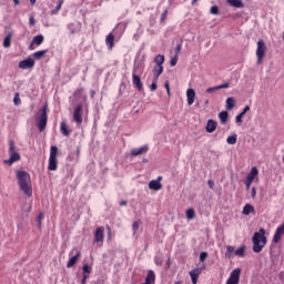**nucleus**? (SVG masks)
Returning <instances> with one entry per match:
<instances>
[{"label": "nucleus", "mask_w": 284, "mask_h": 284, "mask_svg": "<svg viewBox=\"0 0 284 284\" xmlns=\"http://www.w3.org/2000/svg\"><path fill=\"white\" fill-rule=\"evenodd\" d=\"M155 263H156V265H161V262H159V261H156V260H155Z\"/></svg>", "instance_id": "obj_64"}, {"label": "nucleus", "mask_w": 284, "mask_h": 284, "mask_svg": "<svg viewBox=\"0 0 284 284\" xmlns=\"http://www.w3.org/2000/svg\"><path fill=\"white\" fill-rule=\"evenodd\" d=\"M31 6H34L37 3V0H30Z\"/></svg>", "instance_id": "obj_60"}, {"label": "nucleus", "mask_w": 284, "mask_h": 284, "mask_svg": "<svg viewBox=\"0 0 284 284\" xmlns=\"http://www.w3.org/2000/svg\"><path fill=\"white\" fill-rule=\"evenodd\" d=\"M236 123H243V115L241 113L235 118Z\"/></svg>", "instance_id": "obj_49"}, {"label": "nucleus", "mask_w": 284, "mask_h": 284, "mask_svg": "<svg viewBox=\"0 0 284 284\" xmlns=\"http://www.w3.org/2000/svg\"><path fill=\"white\" fill-rule=\"evenodd\" d=\"M205 258H207V252H202V253L200 254V261H201V263H203V262L205 261Z\"/></svg>", "instance_id": "obj_43"}, {"label": "nucleus", "mask_w": 284, "mask_h": 284, "mask_svg": "<svg viewBox=\"0 0 284 284\" xmlns=\"http://www.w3.org/2000/svg\"><path fill=\"white\" fill-rule=\"evenodd\" d=\"M82 272H83V274H91L92 273V266H90L88 264H84L82 266Z\"/></svg>", "instance_id": "obj_37"}, {"label": "nucleus", "mask_w": 284, "mask_h": 284, "mask_svg": "<svg viewBox=\"0 0 284 284\" xmlns=\"http://www.w3.org/2000/svg\"><path fill=\"white\" fill-rule=\"evenodd\" d=\"M216 121L214 120H209L207 123H206V132H209V134H212V132H215L216 131Z\"/></svg>", "instance_id": "obj_17"}, {"label": "nucleus", "mask_w": 284, "mask_h": 284, "mask_svg": "<svg viewBox=\"0 0 284 284\" xmlns=\"http://www.w3.org/2000/svg\"><path fill=\"white\" fill-rule=\"evenodd\" d=\"M252 181L251 180H246V178H245V180H244V184H245V186H246V190H250V187L252 186Z\"/></svg>", "instance_id": "obj_45"}, {"label": "nucleus", "mask_w": 284, "mask_h": 284, "mask_svg": "<svg viewBox=\"0 0 284 284\" xmlns=\"http://www.w3.org/2000/svg\"><path fill=\"white\" fill-rule=\"evenodd\" d=\"M132 79L134 88L141 92L143 90V82L141 81V77L136 74V70L133 71Z\"/></svg>", "instance_id": "obj_14"}, {"label": "nucleus", "mask_w": 284, "mask_h": 284, "mask_svg": "<svg viewBox=\"0 0 284 284\" xmlns=\"http://www.w3.org/2000/svg\"><path fill=\"white\" fill-rule=\"evenodd\" d=\"M154 63L155 65L163 67V63H165V55H161V54L156 55L154 58Z\"/></svg>", "instance_id": "obj_28"}, {"label": "nucleus", "mask_w": 284, "mask_h": 284, "mask_svg": "<svg viewBox=\"0 0 284 284\" xmlns=\"http://www.w3.org/2000/svg\"><path fill=\"white\" fill-rule=\"evenodd\" d=\"M75 252V255H73L69 262L67 263V267H74L77 265V262L79 261V258H81V251L77 250V248H73L70 254H74Z\"/></svg>", "instance_id": "obj_9"}, {"label": "nucleus", "mask_w": 284, "mask_h": 284, "mask_svg": "<svg viewBox=\"0 0 284 284\" xmlns=\"http://www.w3.org/2000/svg\"><path fill=\"white\" fill-rule=\"evenodd\" d=\"M85 283H88V280H83L82 277L81 284H85Z\"/></svg>", "instance_id": "obj_61"}, {"label": "nucleus", "mask_w": 284, "mask_h": 284, "mask_svg": "<svg viewBox=\"0 0 284 284\" xmlns=\"http://www.w3.org/2000/svg\"><path fill=\"white\" fill-rule=\"evenodd\" d=\"M256 176H258V169L256 166H253L250 173L246 175V180L254 182V179H256Z\"/></svg>", "instance_id": "obj_18"}, {"label": "nucleus", "mask_w": 284, "mask_h": 284, "mask_svg": "<svg viewBox=\"0 0 284 284\" xmlns=\"http://www.w3.org/2000/svg\"><path fill=\"white\" fill-rule=\"evenodd\" d=\"M176 63H179V55H175L174 58L171 59L170 65H172L174 68V65H176Z\"/></svg>", "instance_id": "obj_41"}, {"label": "nucleus", "mask_w": 284, "mask_h": 284, "mask_svg": "<svg viewBox=\"0 0 284 284\" xmlns=\"http://www.w3.org/2000/svg\"><path fill=\"white\" fill-rule=\"evenodd\" d=\"M12 45V33L6 36L3 40V48H10Z\"/></svg>", "instance_id": "obj_29"}, {"label": "nucleus", "mask_w": 284, "mask_h": 284, "mask_svg": "<svg viewBox=\"0 0 284 284\" xmlns=\"http://www.w3.org/2000/svg\"><path fill=\"white\" fill-rule=\"evenodd\" d=\"M48 125V104H44L38 115V129L40 132L45 130Z\"/></svg>", "instance_id": "obj_5"}, {"label": "nucleus", "mask_w": 284, "mask_h": 284, "mask_svg": "<svg viewBox=\"0 0 284 284\" xmlns=\"http://www.w3.org/2000/svg\"><path fill=\"white\" fill-rule=\"evenodd\" d=\"M60 132L63 134V136H70V129L68 128V124L65 122L60 123Z\"/></svg>", "instance_id": "obj_23"}, {"label": "nucleus", "mask_w": 284, "mask_h": 284, "mask_svg": "<svg viewBox=\"0 0 284 284\" xmlns=\"http://www.w3.org/2000/svg\"><path fill=\"white\" fill-rule=\"evenodd\" d=\"M58 154H59V148L51 146L50 148V156H49V165H48V170L50 172H57V170L59 168V161L57 160Z\"/></svg>", "instance_id": "obj_4"}, {"label": "nucleus", "mask_w": 284, "mask_h": 284, "mask_svg": "<svg viewBox=\"0 0 284 284\" xmlns=\"http://www.w3.org/2000/svg\"><path fill=\"white\" fill-rule=\"evenodd\" d=\"M229 6H232L233 8H243V1L241 0H226Z\"/></svg>", "instance_id": "obj_24"}, {"label": "nucleus", "mask_w": 284, "mask_h": 284, "mask_svg": "<svg viewBox=\"0 0 284 284\" xmlns=\"http://www.w3.org/2000/svg\"><path fill=\"white\" fill-rule=\"evenodd\" d=\"M64 0H59L55 9L51 10V14H57L61 10Z\"/></svg>", "instance_id": "obj_34"}, {"label": "nucleus", "mask_w": 284, "mask_h": 284, "mask_svg": "<svg viewBox=\"0 0 284 284\" xmlns=\"http://www.w3.org/2000/svg\"><path fill=\"white\" fill-rule=\"evenodd\" d=\"M229 116H230V114L227 113V111H222L219 113V119H220L221 123H223V124L227 123Z\"/></svg>", "instance_id": "obj_25"}, {"label": "nucleus", "mask_w": 284, "mask_h": 284, "mask_svg": "<svg viewBox=\"0 0 284 284\" xmlns=\"http://www.w3.org/2000/svg\"><path fill=\"white\" fill-rule=\"evenodd\" d=\"M216 90H219V87H212V88L206 89V92L209 94H212V92H216Z\"/></svg>", "instance_id": "obj_46"}, {"label": "nucleus", "mask_w": 284, "mask_h": 284, "mask_svg": "<svg viewBox=\"0 0 284 284\" xmlns=\"http://www.w3.org/2000/svg\"><path fill=\"white\" fill-rule=\"evenodd\" d=\"M105 44L108 45L109 50H112L114 48V34L109 33L105 38Z\"/></svg>", "instance_id": "obj_21"}, {"label": "nucleus", "mask_w": 284, "mask_h": 284, "mask_svg": "<svg viewBox=\"0 0 284 284\" xmlns=\"http://www.w3.org/2000/svg\"><path fill=\"white\" fill-rule=\"evenodd\" d=\"M45 54H48V50L37 51V52L33 53V59L39 61V59H43V57H45Z\"/></svg>", "instance_id": "obj_26"}, {"label": "nucleus", "mask_w": 284, "mask_h": 284, "mask_svg": "<svg viewBox=\"0 0 284 284\" xmlns=\"http://www.w3.org/2000/svg\"><path fill=\"white\" fill-rule=\"evenodd\" d=\"M156 83H159V81H156V79L153 78V82H152V84L150 87L151 92L156 91V88H158Z\"/></svg>", "instance_id": "obj_39"}, {"label": "nucleus", "mask_w": 284, "mask_h": 284, "mask_svg": "<svg viewBox=\"0 0 284 284\" xmlns=\"http://www.w3.org/2000/svg\"><path fill=\"white\" fill-rule=\"evenodd\" d=\"M234 250L235 247L234 246H226V253H225V256L226 258H232V254H234Z\"/></svg>", "instance_id": "obj_33"}, {"label": "nucleus", "mask_w": 284, "mask_h": 284, "mask_svg": "<svg viewBox=\"0 0 284 284\" xmlns=\"http://www.w3.org/2000/svg\"><path fill=\"white\" fill-rule=\"evenodd\" d=\"M14 6H19L21 2L19 0H13Z\"/></svg>", "instance_id": "obj_59"}, {"label": "nucleus", "mask_w": 284, "mask_h": 284, "mask_svg": "<svg viewBox=\"0 0 284 284\" xmlns=\"http://www.w3.org/2000/svg\"><path fill=\"white\" fill-rule=\"evenodd\" d=\"M43 41H45V38L43 37V34H38V36L33 37L32 45H41L43 43Z\"/></svg>", "instance_id": "obj_22"}, {"label": "nucleus", "mask_w": 284, "mask_h": 284, "mask_svg": "<svg viewBox=\"0 0 284 284\" xmlns=\"http://www.w3.org/2000/svg\"><path fill=\"white\" fill-rule=\"evenodd\" d=\"M196 217V212H194V209L186 210V219L187 221H192Z\"/></svg>", "instance_id": "obj_30"}, {"label": "nucleus", "mask_w": 284, "mask_h": 284, "mask_svg": "<svg viewBox=\"0 0 284 284\" xmlns=\"http://www.w3.org/2000/svg\"><path fill=\"white\" fill-rule=\"evenodd\" d=\"M81 92H83V89H80V90L75 91L74 97H77V94H81Z\"/></svg>", "instance_id": "obj_56"}, {"label": "nucleus", "mask_w": 284, "mask_h": 284, "mask_svg": "<svg viewBox=\"0 0 284 284\" xmlns=\"http://www.w3.org/2000/svg\"><path fill=\"white\" fill-rule=\"evenodd\" d=\"M211 14H219V7L216 6L211 7Z\"/></svg>", "instance_id": "obj_44"}, {"label": "nucleus", "mask_w": 284, "mask_h": 284, "mask_svg": "<svg viewBox=\"0 0 284 284\" xmlns=\"http://www.w3.org/2000/svg\"><path fill=\"white\" fill-rule=\"evenodd\" d=\"M235 256H245V246H241L235 251Z\"/></svg>", "instance_id": "obj_36"}, {"label": "nucleus", "mask_w": 284, "mask_h": 284, "mask_svg": "<svg viewBox=\"0 0 284 284\" xmlns=\"http://www.w3.org/2000/svg\"><path fill=\"white\" fill-rule=\"evenodd\" d=\"M247 112H250V105H246L240 114L245 116V114H247Z\"/></svg>", "instance_id": "obj_48"}, {"label": "nucleus", "mask_w": 284, "mask_h": 284, "mask_svg": "<svg viewBox=\"0 0 284 284\" xmlns=\"http://www.w3.org/2000/svg\"><path fill=\"white\" fill-rule=\"evenodd\" d=\"M225 88H230V83H224L217 87V90H224Z\"/></svg>", "instance_id": "obj_52"}, {"label": "nucleus", "mask_w": 284, "mask_h": 284, "mask_svg": "<svg viewBox=\"0 0 284 284\" xmlns=\"http://www.w3.org/2000/svg\"><path fill=\"white\" fill-rule=\"evenodd\" d=\"M194 99H196V91H194V89H187L186 90L187 105H193L194 104Z\"/></svg>", "instance_id": "obj_16"}, {"label": "nucleus", "mask_w": 284, "mask_h": 284, "mask_svg": "<svg viewBox=\"0 0 284 284\" xmlns=\"http://www.w3.org/2000/svg\"><path fill=\"white\" fill-rule=\"evenodd\" d=\"M139 225H141V223L139 221H136L132 224V230L134 233L139 232Z\"/></svg>", "instance_id": "obj_40"}, {"label": "nucleus", "mask_w": 284, "mask_h": 284, "mask_svg": "<svg viewBox=\"0 0 284 284\" xmlns=\"http://www.w3.org/2000/svg\"><path fill=\"white\" fill-rule=\"evenodd\" d=\"M202 272L203 270L201 268H193L192 271L189 272L192 284L199 283V277L201 276Z\"/></svg>", "instance_id": "obj_15"}, {"label": "nucleus", "mask_w": 284, "mask_h": 284, "mask_svg": "<svg viewBox=\"0 0 284 284\" xmlns=\"http://www.w3.org/2000/svg\"><path fill=\"white\" fill-rule=\"evenodd\" d=\"M241 281V268H234L227 281H226V284H239V282Z\"/></svg>", "instance_id": "obj_8"}, {"label": "nucleus", "mask_w": 284, "mask_h": 284, "mask_svg": "<svg viewBox=\"0 0 284 284\" xmlns=\"http://www.w3.org/2000/svg\"><path fill=\"white\" fill-rule=\"evenodd\" d=\"M17 161H21V154H19V151H17V146L14 145V141H9V159L4 160L3 163L6 165H12L13 163H17Z\"/></svg>", "instance_id": "obj_3"}, {"label": "nucleus", "mask_w": 284, "mask_h": 284, "mask_svg": "<svg viewBox=\"0 0 284 284\" xmlns=\"http://www.w3.org/2000/svg\"><path fill=\"white\" fill-rule=\"evenodd\" d=\"M183 48V44H178L176 48H175V57H179V54L181 53V50Z\"/></svg>", "instance_id": "obj_42"}, {"label": "nucleus", "mask_w": 284, "mask_h": 284, "mask_svg": "<svg viewBox=\"0 0 284 284\" xmlns=\"http://www.w3.org/2000/svg\"><path fill=\"white\" fill-rule=\"evenodd\" d=\"M29 23H30V26H36V23H37V20H34V17H30L29 18Z\"/></svg>", "instance_id": "obj_51"}, {"label": "nucleus", "mask_w": 284, "mask_h": 284, "mask_svg": "<svg viewBox=\"0 0 284 284\" xmlns=\"http://www.w3.org/2000/svg\"><path fill=\"white\" fill-rule=\"evenodd\" d=\"M148 152H150V146L146 144L138 149H132L131 156H142V154H148Z\"/></svg>", "instance_id": "obj_11"}, {"label": "nucleus", "mask_w": 284, "mask_h": 284, "mask_svg": "<svg viewBox=\"0 0 284 284\" xmlns=\"http://www.w3.org/2000/svg\"><path fill=\"white\" fill-rule=\"evenodd\" d=\"M236 141H237V135L236 134H233V135H231L226 139V143L229 145H236Z\"/></svg>", "instance_id": "obj_31"}, {"label": "nucleus", "mask_w": 284, "mask_h": 284, "mask_svg": "<svg viewBox=\"0 0 284 284\" xmlns=\"http://www.w3.org/2000/svg\"><path fill=\"white\" fill-rule=\"evenodd\" d=\"M44 217H45V215L42 212L39 213V215L37 217V225H38L39 230H41L42 221Z\"/></svg>", "instance_id": "obj_35"}, {"label": "nucleus", "mask_w": 284, "mask_h": 284, "mask_svg": "<svg viewBox=\"0 0 284 284\" xmlns=\"http://www.w3.org/2000/svg\"><path fill=\"white\" fill-rule=\"evenodd\" d=\"M29 50H34V44H32V41L31 44L29 45Z\"/></svg>", "instance_id": "obj_58"}, {"label": "nucleus", "mask_w": 284, "mask_h": 284, "mask_svg": "<svg viewBox=\"0 0 284 284\" xmlns=\"http://www.w3.org/2000/svg\"><path fill=\"white\" fill-rule=\"evenodd\" d=\"M163 74V67L160 65H155L153 68V79H155V81H159V78Z\"/></svg>", "instance_id": "obj_19"}, {"label": "nucleus", "mask_w": 284, "mask_h": 284, "mask_svg": "<svg viewBox=\"0 0 284 284\" xmlns=\"http://www.w3.org/2000/svg\"><path fill=\"white\" fill-rule=\"evenodd\" d=\"M267 52V44H265L264 40L257 41V49H256V57H257V63H263V59H265V54Z\"/></svg>", "instance_id": "obj_6"}, {"label": "nucleus", "mask_w": 284, "mask_h": 284, "mask_svg": "<svg viewBox=\"0 0 284 284\" xmlns=\"http://www.w3.org/2000/svg\"><path fill=\"white\" fill-rule=\"evenodd\" d=\"M68 30L71 34H77V32H79V29H77V24H74V23H69Z\"/></svg>", "instance_id": "obj_32"}, {"label": "nucleus", "mask_w": 284, "mask_h": 284, "mask_svg": "<svg viewBox=\"0 0 284 284\" xmlns=\"http://www.w3.org/2000/svg\"><path fill=\"white\" fill-rule=\"evenodd\" d=\"M161 181H163V176H159L156 180H152L151 182H149V190H154L155 192L162 190L163 184H161Z\"/></svg>", "instance_id": "obj_10"}, {"label": "nucleus", "mask_w": 284, "mask_h": 284, "mask_svg": "<svg viewBox=\"0 0 284 284\" xmlns=\"http://www.w3.org/2000/svg\"><path fill=\"white\" fill-rule=\"evenodd\" d=\"M251 196L252 199H256V187H252V191H251Z\"/></svg>", "instance_id": "obj_53"}, {"label": "nucleus", "mask_w": 284, "mask_h": 284, "mask_svg": "<svg viewBox=\"0 0 284 284\" xmlns=\"http://www.w3.org/2000/svg\"><path fill=\"white\" fill-rule=\"evenodd\" d=\"M125 205H128V201H121V202H120V206H121V207H123V206H125Z\"/></svg>", "instance_id": "obj_55"}, {"label": "nucleus", "mask_w": 284, "mask_h": 284, "mask_svg": "<svg viewBox=\"0 0 284 284\" xmlns=\"http://www.w3.org/2000/svg\"><path fill=\"white\" fill-rule=\"evenodd\" d=\"M174 284H183V281H178Z\"/></svg>", "instance_id": "obj_63"}, {"label": "nucleus", "mask_w": 284, "mask_h": 284, "mask_svg": "<svg viewBox=\"0 0 284 284\" xmlns=\"http://www.w3.org/2000/svg\"><path fill=\"white\" fill-rule=\"evenodd\" d=\"M106 230H109V234L112 233V229L110 226H106Z\"/></svg>", "instance_id": "obj_62"}, {"label": "nucleus", "mask_w": 284, "mask_h": 284, "mask_svg": "<svg viewBox=\"0 0 284 284\" xmlns=\"http://www.w3.org/2000/svg\"><path fill=\"white\" fill-rule=\"evenodd\" d=\"M164 88H165V90H166V92H168V94H169V97H170V81H166V82L164 83Z\"/></svg>", "instance_id": "obj_50"}, {"label": "nucleus", "mask_w": 284, "mask_h": 284, "mask_svg": "<svg viewBox=\"0 0 284 284\" xmlns=\"http://www.w3.org/2000/svg\"><path fill=\"white\" fill-rule=\"evenodd\" d=\"M207 184L210 185L211 190H214V182L212 180H209Z\"/></svg>", "instance_id": "obj_54"}, {"label": "nucleus", "mask_w": 284, "mask_h": 284, "mask_svg": "<svg viewBox=\"0 0 284 284\" xmlns=\"http://www.w3.org/2000/svg\"><path fill=\"white\" fill-rule=\"evenodd\" d=\"M73 121L78 125L83 123V104H78L73 110Z\"/></svg>", "instance_id": "obj_7"}, {"label": "nucleus", "mask_w": 284, "mask_h": 284, "mask_svg": "<svg viewBox=\"0 0 284 284\" xmlns=\"http://www.w3.org/2000/svg\"><path fill=\"white\" fill-rule=\"evenodd\" d=\"M82 278L88 281V273H83Z\"/></svg>", "instance_id": "obj_57"}, {"label": "nucleus", "mask_w": 284, "mask_h": 284, "mask_svg": "<svg viewBox=\"0 0 284 284\" xmlns=\"http://www.w3.org/2000/svg\"><path fill=\"white\" fill-rule=\"evenodd\" d=\"M253 252L255 254H261L263 247L267 245V236H265V229H260L258 232H255L252 237Z\"/></svg>", "instance_id": "obj_2"}, {"label": "nucleus", "mask_w": 284, "mask_h": 284, "mask_svg": "<svg viewBox=\"0 0 284 284\" xmlns=\"http://www.w3.org/2000/svg\"><path fill=\"white\" fill-rule=\"evenodd\" d=\"M34 65L32 58H27L19 62L18 67L20 70H30Z\"/></svg>", "instance_id": "obj_13"}, {"label": "nucleus", "mask_w": 284, "mask_h": 284, "mask_svg": "<svg viewBox=\"0 0 284 284\" xmlns=\"http://www.w3.org/2000/svg\"><path fill=\"white\" fill-rule=\"evenodd\" d=\"M13 103L14 105H21V98L19 97V93L14 94Z\"/></svg>", "instance_id": "obj_38"}, {"label": "nucleus", "mask_w": 284, "mask_h": 284, "mask_svg": "<svg viewBox=\"0 0 284 284\" xmlns=\"http://www.w3.org/2000/svg\"><path fill=\"white\" fill-rule=\"evenodd\" d=\"M235 105H236V101L234 100V98L226 99V110H234Z\"/></svg>", "instance_id": "obj_27"}, {"label": "nucleus", "mask_w": 284, "mask_h": 284, "mask_svg": "<svg viewBox=\"0 0 284 284\" xmlns=\"http://www.w3.org/2000/svg\"><path fill=\"white\" fill-rule=\"evenodd\" d=\"M255 210L254 206L252 204H245L242 211V214H244V216H250V214H254Z\"/></svg>", "instance_id": "obj_20"}, {"label": "nucleus", "mask_w": 284, "mask_h": 284, "mask_svg": "<svg viewBox=\"0 0 284 284\" xmlns=\"http://www.w3.org/2000/svg\"><path fill=\"white\" fill-rule=\"evenodd\" d=\"M104 232H105V229L103 226H100L95 230L94 232L95 243H101V245L103 244V239L105 237Z\"/></svg>", "instance_id": "obj_12"}, {"label": "nucleus", "mask_w": 284, "mask_h": 284, "mask_svg": "<svg viewBox=\"0 0 284 284\" xmlns=\"http://www.w3.org/2000/svg\"><path fill=\"white\" fill-rule=\"evenodd\" d=\"M168 19V9H165L161 16V21H165Z\"/></svg>", "instance_id": "obj_47"}, {"label": "nucleus", "mask_w": 284, "mask_h": 284, "mask_svg": "<svg viewBox=\"0 0 284 284\" xmlns=\"http://www.w3.org/2000/svg\"><path fill=\"white\" fill-rule=\"evenodd\" d=\"M17 179L21 192H23L26 196H32V180L30 173L26 171H17Z\"/></svg>", "instance_id": "obj_1"}]
</instances>
